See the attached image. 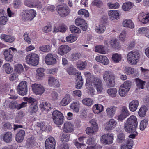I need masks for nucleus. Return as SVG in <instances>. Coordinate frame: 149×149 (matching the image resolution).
I'll use <instances>...</instances> for the list:
<instances>
[{"mask_svg": "<svg viewBox=\"0 0 149 149\" xmlns=\"http://www.w3.org/2000/svg\"><path fill=\"white\" fill-rule=\"evenodd\" d=\"M84 75L86 78L87 85L93 84L96 88L98 92L100 93L103 89L101 79L97 77L91 75L89 72H85Z\"/></svg>", "mask_w": 149, "mask_h": 149, "instance_id": "nucleus-1", "label": "nucleus"}, {"mask_svg": "<svg viewBox=\"0 0 149 149\" xmlns=\"http://www.w3.org/2000/svg\"><path fill=\"white\" fill-rule=\"evenodd\" d=\"M137 118L134 115L131 116L125 124L124 128L126 131H131L136 130L138 125Z\"/></svg>", "mask_w": 149, "mask_h": 149, "instance_id": "nucleus-2", "label": "nucleus"}, {"mask_svg": "<svg viewBox=\"0 0 149 149\" xmlns=\"http://www.w3.org/2000/svg\"><path fill=\"white\" fill-rule=\"evenodd\" d=\"M140 55L137 51L133 50L129 52L127 56L128 63L131 65H136L139 61Z\"/></svg>", "mask_w": 149, "mask_h": 149, "instance_id": "nucleus-3", "label": "nucleus"}, {"mask_svg": "<svg viewBox=\"0 0 149 149\" xmlns=\"http://www.w3.org/2000/svg\"><path fill=\"white\" fill-rule=\"evenodd\" d=\"M131 85V82L127 80L120 86L118 90V93L121 97H124L127 95L129 91Z\"/></svg>", "mask_w": 149, "mask_h": 149, "instance_id": "nucleus-4", "label": "nucleus"}, {"mask_svg": "<svg viewBox=\"0 0 149 149\" xmlns=\"http://www.w3.org/2000/svg\"><path fill=\"white\" fill-rule=\"evenodd\" d=\"M103 78L108 87H110L114 86L115 78L113 73L109 71H106L103 74Z\"/></svg>", "mask_w": 149, "mask_h": 149, "instance_id": "nucleus-5", "label": "nucleus"}, {"mask_svg": "<svg viewBox=\"0 0 149 149\" xmlns=\"http://www.w3.org/2000/svg\"><path fill=\"white\" fill-rule=\"evenodd\" d=\"M39 58L38 55L35 53L27 54L25 58L27 64L33 66H36L38 64Z\"/></svg>", "mask_w": 149, "mask_h": 149, "instance_id": "nucleus-6", "label": "nucleus"}, {"mask_svg": "<svg viewBox=\"0 0 149 149\" xmlns=\"http://www.w3.org/2000/svg\"><path fill=\"white\" fill-rule=\"evenodd\" d=\"M37 13L34 9H31L24 10L21 13L22 19L24 21H31L36 16Z\"/></svg>", "mask_w": 149, "mask_h": 149, "instance_id": "nucleus-7", "label": "nucleus"}, {"mask_svg": "<svg viewBox=\"0 0 149 149\" xmlns=\"http://www.w3.org/2000/svg\"><path fill=\"white\" fill-rule=\"evenodd\" d=\"M52 116L54 122L55 124L60 125L63 124L64 116L58 110L54 111Z\"/></svg>", "mask_w": 149, "mask_h": 149, "instance_id": "nucleus-8", "label": "nucleus"}, {"mask_svg": "<svg viewBox=\"0 0 149 149\" xmlns=\"http://www.w3.org/2000/svg\"><path fill=\"white\" fill-rule=\"evenodd\" d=\"M58 12L61 17H65L69 13L70 11L68 7L65 4L58 6L57 8Z\"/></svg>", "mask_w": 149, "mask_h": 149, "instance_id": "nucleus-9", "label": "nucleus"}, {"mask_svg": "<svg viewBox=\"0 0 149 149\" xmlns=\"http://www.w3.org/2000/svg\"><path fill=\"white\" fill-rule=\"evenodd\" d=\"M114 137L113 135L111 134H105L101 137V142L105 145L111 144L113 143Z\"/></svg>", "mask_w": 149, "mask_h": 149, "instance_id": "nucleus-10", "label": "nucleus"}, {"mask_svg": "<svg viewBox=\"0 0 149 149\" xmlns=\"http://www.w3.org/2000/svg\"><path fill=\"white\" fill-rule=\"evenodd\" d=\"M17 51L16 49L13 47L5 49L4 53L5 60L8 61H13V52L16 53Z\"/></svg>", "mask_w": 149, "mask_h": 149, "instance_id": "nucleus-11", "label": "nucleus"}, {"mask_svg": "<svg viewBox=\"0 0 149 149\" xmlns=\"http://www.w3.org/2000/svg\"><path fill=\"white\" fill-rule=\"evenodd\" d=\"M117 124V122L115 120L111 118L104 124V130L106 131L111 130L116 127Z\"/></svg>", "mask_w": 149, "mask_h": 149, "instance_id": "nucleus-12", "label": "nucleus"}, {"mask_svg": "<svg viewBox=\"0 0 149 149\" xmlns=\"http://www.w3.org/2000/svg\"><path fill=\"white\" fill-rule=\"evenodd\" d=\"M17 91L20 95L24 96L27 94V82L25 81L21 82L19 84Z\"/></svg>", "mask_w": 149, "mask_h": 149, "instance_id": "nucleus-13", "label": "nucleus"}, {"mask_svg": "<svg viewBox=\"0 0 149 149\" xmlns=\"http://www.w3.org/2000/svg\"><path fill=\"white\" fill-rule=\"evenodd\" d=\"M33 92L36 95H41L45 91V89L40 84H35L32 86Z\"/></svg>", "mask_w": 149, "mask_h": 149, "instance_id": "nucleus-14", "label": "nucleus"}, {"mask_svg": "<svg viewBox=\"0 0 149 149\" xmlns=\"http://www.w3.org/2000/svg\"><path fill=\"white\" fill-rule=\"evenodd\" d=\"M55 142L54 139L50 137L47 139L45 142L46 149H55Z\"/></svg>", "mask_w": 149, "mask_h": 149, "instance_id": "nucleus-15", "label": "nucleus"}, {"mask_svg": "<svg viewBox=\"0 0 149 149\" xmlns=\"http://www.w3.org/2000/svg\"><path fill=\"white\" fill-rule=\"evenodd\" d=\"M71 50V48L68 45H63L59 47L57 52L60 55L63 56L67 54Z\"/></svg>", "mask_w": 149, "mask_h": 149, "instance_id": "nucleus-16", "label": "nucleus"}, {"mask_svg": "<svg viewBox=\"0 0 149 149\" xmlns=\"http://www.w3.org/2000/svg\"><path fill=\"white\" fill-rule=\"evenodd\" d=\"M117 109V107L114 106H112L107 107L106 110V113L107 116L110 118L113 117Z\"/></svg>", "mask_w": 149, "mask_h": 149, "instance_id": "nucleus-17", "label": "nucleus"}, {"mask_svg": "<svg viewBox=\"0 0 149 149\" xmlns=\"http://www.w3.org/2000/svg\"><path fill=\"white\" fill-rule=\"evenodd\" d=\"M45 62L47 65H51L55 64L56 60L53 57V54L51 53L48 54L45 58Z\"/></svg>", "mask_w": 149, "mask_h": 149, "instance_id": "nucleus-18", "label": "nucleus"}, {"mask_svg": "<svg viewBox=\"0 0 149 149\" xmlns=\"http://www.w3.org/2000/svg\"><path fill=\"white\" fill-rule=\"evenodd\" d=\"M120 12L118 10H110L108 13L110 19L111 20H117L120 16Z\"/></svg>", "mask_w": 149, "mask_h": 149, "instance_id": "nucleus-19", "label": "nucleus"}, {"mask_svg": "<svg viewBox=\"0 0 149 149\" xmlns=\"http://www.w3.org/2000/svg\"><path fill=\"white\" fill-rule=\"evenodd\" d=\"M75 22L77 26H80L83 31H86L87 29V24L84 19L81 18L77 19L75 20Z\"/></svg>", "mask_w": 149, "mask_h": 149, "instance_id": "nucleus-20", "label": "nucleus"}, {"mask_svg": "<svg viewBox=\"0 0 149 149\" xmlns=\"http://www.w3.org/2000/svg\"><path fill=\"white\" fill-rule=\"evenodd\" d=\"M74 130V127L73 124L70 122L65 123L63 125V132H71Z\"/></svg>", "mask_w": 149, "mask_h": 149, "instance_id": "nucleus-21", "label": "nucleus"}, {"mask_svg": "<svg viewBox=\"0 0 149 149\" xmlns=\"http://www.w3.org/2000/svg\"><path fill=\"white\" fill-rule=\"evenodd\" d=\"M72 100L71 97L69 94H67L61 101L60 105L61 106H66Z\"/></svg>", "mask_w": 149, "mask_h": 149, "instance_id": "nucleus-22", "label": "nucleus"}, {"mask_svg": "<svg viewBox=\"0 0 149 149\" xmlns=\"http://www.w3.org/2000/svg\"><path fill=\"white\" fill-rule=\"evenodd\" d=\"M138 18L139 21L143 24L148 23L149 22V13H141L139 15Z\"/></svg>", "mask_w": 149, "mask_h": 149, "instance_id": "nucleus-23", "label": "nucleus"}, {"mask_svg": "<svg viewBox=\"0 0 149 149\" xmlns=\"http://www.w3.org/2000/svg\"><path fill=\"white\" fill-rule=\"evenodd\" d=\"M139 104V102L137 100H134L130 102L129 107L130 110L132 112L135 111L137 109Z\"/></svg>", "mask_w": 149, "mask_h": 149, "instance_id": "nucleus-24", "label": "nucleus"}, {"mask_svg": "<svg viewBox=\"0 0 149 149\" xmlns=\"http://www.w3.org/2000/svg\"><path fill=\"white\" fill-rule=\"evenodd\" d=\"M95 59L97 61L105 65H107L109 63L108 59L104 56L101 55L97 56L95 58Z\"/></svg>", "mask_w": 149, "mask_h": 149, "instance_id": "nucleus-25", "label": "nucleus"}, {"mask_svg": "<svg viewBox=\"0 0 149 149\" xmlns=\"http://www.w3.org/2000/svg\"><path fill=\"white\" fill-rule=\"evenodd\" d=\"M75 79L77 82L76 88L77 89H80L83 84V81L81 72L77 73V77L75 78Z\"/></svg>", "mask_w": 149, "mask_h": 149, "instance_id": "nucleus-26", "label": "nucleus"}, {"mask_svg": "<svg viewBox=\"0 0 149 149\" xmlns=\"http://www.w3.org/2000/svg\"><path fill=\"white\" fill-rule=\"evenodd\" d=\"M25 132L22 130L19 131L16 135V140L19 143L22 142L25 136Z\"/></svg>", "mask_w": 149, "mask_h": 149, "instance_id": "nucleus-27", "label": "nucleus"}, {"mask_svg": "<svg viewBox=\"0 0 149 149\" xmlns=\"http://www.w3.org/2000/svg\"><path fill=\"white\" fill-rule=\"evenodd\" d=\"M1 138L6 142H9L12 140V134L10 132H7L4 135L1 136Z\"/></svg>", "mask_w": 149, "mask_h": 149, "instance_id": "nucleus-28", "label": "nucleus"}, {"mask_svg": "<svg viewBox=\"0 0 149 149\" xmlns=\"http://www.w3.org/2000/svg\"><path fill=\"white\" fill-rule=\"evenodd\" d=\"M133 140L128 139L125 144L121 146L120 149H131L133 146Z\"/></svg>", "mask_w": 149, "mask_h": 149, "instance_id": "nucleus-29", "label": "nucleus"}, {"mask_svg": "<svg viewBox=\"0 0 149 149\" xmlns=\"http://www.w3.org/2000/svg\"><path fill=\"white\" fill-rule=\"evenodd\" d=\"M123 25L125 27L130 29L134 28V25L132 21L130 19H125L123 22Z\"/></svg>", "mask_w": 149, "mask_h": 149, "instance_id": "nucleus-30", "label": "nucleus"}, {"mask_svg": "<svg viewBox=\"0 0 149 149\" xmlns=\"http://www.w3.org/2000/svg\"><path fill=\"white\" fill-rule=\"evenodd\" d=\"M93 111L95 114H98L103 111V106L99 104L94 105L92 107Z\"/></svg>", "mask_w": 149, "mask_h": 149, "instance_id": "nucleus-31", "label": "nucleus"}, {"mask_svg": "<svg viewBox=\"0 0 149 149\" xmlns=\"http://www.w3.org/2000/svg\"><path fill=\"white\" fill-rule=\"evenodd\" d=\"M0 38L3 40L5 41L12 43L15 40L13 36H8L5 34H2L0 36Z\"/></svg>", "mask_w": 149, "mask_h": 149, "instance_id": "nucleus-32", "label": "nucleus"}, {"mask_svg": "<svg viewBox=\"0 0 149 149\" xmlns=\"http://www.w3.org/2000/svg\"><path fill=\"white\" fill-rule=\"evenodd\" d=\"M38 126L39 127L40 129L43 131H50L52 130L51 127L47 124L42 123H38Z\"/></svg>", "mask_w": 149, "mask_h": 149, "instance_id": "nucleus-33", "label": "nucleus"}, {"mask_svg": "<svg viewBox=\"0 0 149 149\" xmlns=\"http://www.w3.org/2000/svg\"><path fill=\"white\" fill-rule=\"evenodd\" d=\"M70 109L76 113L78 112L80 109V103L79 101L73 102L70 106Z\"/></svg>", "mask_w": 149, "mask_h": 149, "instance_id": "nucleus-34", "label": "nucleus"}, {"mask_svg": "<svg viewBox=\"0 0 149 149\" xmlns=\"http://www.w3.org/2000/svg\"><path fill=\"white\" fill-rule=\"evenodd\" d=\"M48 82L49 85H54L57 87H59L60 86L58 80L52 77H50L49 78Z\"/></svg>", "mask_w": 149, "mask_h": 149, "instance_id": "nucleus-35", "label": "nucleus"}, {"mask_svg": "<svg viewBox=\"0 0 149 149\" xmlns=\"http://www.w3.org/2000/svg\"><path fill=\"white\" fill-rule=\"evenodd\" d=\"M44 69L42 68H38L37 69L36 77L37 79H40L42 77L44 76Z\"/></svg>", "mask_w": 149, "mask_h": 149, "instance_id": "nucleus-36", "label": "nucleus"}, {"mask_svg": "<svg viewBox=\"0 0 149 149\" xmlns=\"http://www.w3.org/2000/svg\"><path fill=\"white\" fill-rule=\"evenodd\" d=\"M138 33L139 34L144 35L149 38V29L147 27H142L138 29Z\"/></svg>", "mask_w": 149, "mask_h": 149, "instance_id": "nucleus-37", "label": "nucleus"}, {"mask_svg": "<svg viewBox=\"0 0 149 149\" xmlns=\"http://www.w3.org/2000/svg\"><path fill=\"white\" fill-rule=\"evenodd\" d=\"M118 91L115 88H109L107 89V92L109 95L111 97L113 98L117 95Z\"/></svg>", "mask_w": 149, "mask_h": 149, "instance_id": "nucleus-38", "label": "nucleus"}, {"mask_svg": "<svg viewBox=\"0 0 149 149\" xmlns=\"http://www.w3.org/2000/svg\"><path fill=\"white\" fill-rule=\"evenodd\" d=\"M135 81L136 86L139 89H143L144 88V86L146 83L145 81L141 80L139 78L135 79Z\"/></svg>", "mask_w": 149, "mask_h": 149, "instance_id": "nucleus-39", "label": "nucleus"}, {"mask_svg": "<svg viewBox=\"0 0 149 149\" xmlns=\"http://www.w3.org/2000/svg\"><path fill=\"white\" fill-rule=\"evenodd\" d=\"M148 110L147 107L145 105H142L138 111V114L141 117H143L146 116V113Z\"/></svg>", "mask_w": 149, "mask_h": 149, "instance_id": "nucleus-40", "label": "nucleus"}, {"mask_svg": "<svg viewBox=\"0 0 149 149\" xmlns=\"http://www.w3.org/2000/svg\"><path fill=\"white\" fill-rule=\"evenodd\" d=\"M67 71L69 74L70 75H75V78L77 77V74L78 72L75 68L72 66H69L67 69Z\"/></svg>", "mask_w": 149, "mask_h": 149, "instance_id": "nucleus-41", "label": "nucleus"}, {"mask_svg": "<svg viewBox=\"0 0 149 149\" xmlns=\"http://www.w3.org/2000/svg\"><path fill=\"white\" fill-rule=\"evenodd\" d=\"M122 58V55L121 54L116 53L113 54L112 60L113 62L118 63L121 61Z\"/></svg>", "mask_w": 149, "mask_h": 149, "instance_id": "nucleus-42", "label": "nucleus"}, {"mask_svg": "<svg viewBox=\"0 0 149 149\" xmlns=\"http://www.w3.org/2000/svg\"><path fill=\"white\" fill-rule=\"evenodd\" d=\"M77 39V36L73 34L69 35L66 38V41L70 43H72L74 42Z\"/></svg>", "mask_w": 149, "mask_h": 149, "instance_id": "nucleus-43", "label": "nucleus"}, {"mask_svg": "<svg viewBox=\"0 0 149 149\" xmlns=\"http://www.w3.org/2000/svg\"><path fill=\"white\" fill-rule=\"evenodd\" d=\"M82 102L84 105L90 107L93 104L94 102L91 98H86L82 100Z\"/></svg>", "mask_w": 149, "mask_h": 149, "instance_id": "nucleus-44", "label": "nucleus"}, {"mask_svg": "<svg viewBox=\"0 0 149 149\" xmlns=\"http://www.w3.org/2000/svg\"><path fill=\"white\" fill-rule=\"evenodd\" d=\"M133 4L130 2H127L123 3L122 6L123 9L125 11H127L130 10L133 7Z\"/></svg>", "mask_w": 149, "mask_h": 149, "instance_id": "nucleus-45", "label": "nucleus"}, {"mask_svg": "<svg viewBox=\"0 0 149 149\" xmlns=\"http://www.w3.org/2000/svg\"><path fill=\"white\" fill-rule=\"evenodd\" d=\"M125 135L123 133H120L117 135V141L119 143H122L124 142L126 143V141L127 140H125Z\"/></svg>", "mask_w": 149, "mask_h": 149, "instance_id": "nucleus-46", "label": "nucleus"}, {"mask_svg": "<svg viewBox=\"0 0 149 149\" xmlns=\"http://www.w3.org/2000/svg\"><path fill=\"white\" fill-rule=\"evenodd\" d=\"M3 69L7 74H10L13 71V68L10 66L9 63H6L4 64L3 66Z\"/></svg>", "mask_w": 149, "mask_h": 149, "instance_id": "nucleus-47", "label": "nucleus"}, {"mask_svg": "<svg viewBox=\"0 0 149 149\" xmlns=\"http://www.w3.org/2000/svg\"><path fill=\"white\" fill-rule=\"evenodd\" d=\"M14 69L15 71L19 73L23 72L24 69L22 65L20 64H17L15 65Z\"/></svg>", "mask_w": 149, "mask_h": 149, "instance_id": "nucleus-48", "label": "nucleus"}, {"mask_svg": "<svg viewBox=\"0 0 149 149\" xmlns=\"http://www.w3.org/2000/svg\"><path fill=\"white\" fill-rule=\"evenodd\" d=\"M97 129L94 128L87 127L86 129V132L87 134L89 135H92L94 134L98 131Z\"/></svg>", "mask_w": 149, "mask_h": 149, "instance_id": "nucleus-49", "label": "nucleus"}, {"mask_svg": "<svg viewBox=\"0 0 149 149\" xmlns=\"http://www.w3.org/2000/svg\"><path fill=\"white\" fill-rule=\"evenodd\" d=\"M51 46L47 45L45 46H40L39 49L40 51L42 52H48L51 51Z\"/></svg>", "mask_w": 149, "mask_h": 149, "instance_id": "nucleus-50", "label": "nucleus"}, {"mask_svg": "<svg viewBox=\"0 0 149 149\" xmlns=\"http://www.w3.org/2000/svg\"><path fill=\"white\" fill-rule=\"evenodd\" d=\"M148 122L147 119H144L141 122L140 125V129L141 130L143 131L145 129L147 125Z\"/></svg>", "mask_w": 149, "mask_h": 149, "instance_id": "nucleus-51", "label": "nucleus"}, {"mask_svg": "<svg viewBox=\"0 0 149 149\" xmlns=\"http://www.w3.org/2000/svg\"><path fill=\"white\" fill-rule=\"evenodd\" d=\"M69 29L71 32L72 33H80L81 32V30L74 25H71Z\"/></svg>", "mask_w": 149, "mask_h": 149, "instance_id": "nucleus-52", "label": "nucleus"}, {"mask_svg": "<svg viewBox=\"0 0 149 149\" xmlns=\"http://www.w3.org/2000/svg\"><path fill=\"white\" fill-rule=\"evenodd\" d=\"M87 65V63L86 62H82L79 61L77 63V67L79 69L83 70L84 69Z\"/></svg>", "mask_w": 149, "mask_h": 149, "instance_id": "nucleus-53", "label": "nucleus"}, {"mask_svg": "<svg viewBox=\"0 0 149 149\" xmlns=\"http://www.w3.org/2000/svg\"><path fill=\"white\" fill-rule=\"evenodd\" d=\"M95 51L101 54H105L106 51L104 50V47L103 46H96L95 47Z\"/></svg>", "mask_w": 149, "mask_h": 149, "instance_id": "nucleus-54", "label": "nucleus"}, {"mask_svg": "<svg viewBox=\"0 0 149 149\" xmlns=\"http://www.w3.org/2000/svg\"><path fill=\"white\" fill-rule=\"evenodd\" d=\"M91 4L93 6L100 8L103 6V3L100 0H94L92 1Z\"/></svg>", "mask_w": 149, "mask_h": 149, "instance_id": "nucleus-55", "label": "nucleus"}, {"mask_svg": "<svg viewBox=\"0 0 149 149\" xmlns=\"http://www.w3.org/2000/svg\"><path fill=\"white\" fill-rule=\"evenodd\" d=\"M78 14L80 15H83L84 17H87L89 16V13L88 11L85 9H80L78 11Z\"/></svg>", "mask_w": 149, "mask_h": 149, "instance_id": "nucleus-56", "label": "nucleus"}, {"mask_svg": "<svg viewBox=\"0 0 149 149\" xmlns=\"http://www.w3.org/2000/svg\"><path fill=\"white\" fill-rule=\"evenodd\" d=\"M38 107L36 103H33L29 106V110L32 113H36L37 111Z\"/></svg>", "mask_w": 149, "mask_h": 149, "instance_id": "nucleus-57", "label": "nucleus"}, {"mask_svg": "<svg viewBox=\"0 0 149 149\" xmlns=\"http://www.w3.org/2000/svg\"><path fill=\"white\" fill-rule=\"evenodd\" d=\"M106 28L103 24H100L98 27L96 28V31L98 33H100L104 32Z\"/></svg>", "mask_w": 149, "mask_h": 149, "instance_id": "nucleus-58", "label": "nucleus"}, {"mask_svg": "<svg viewBox=\"0 0 149 149\" xmlns=\"http://www.w3.org/2000/svg\"><path fill=\"white\" fill-rule=\"evenodd\" d=\"M40 107L45 110H49L48 108H50V104L45 101L41 102L40 104Z\"/></svg>", "mask_w": 149, "mask_h": 149, "instance_id": "nucleus-59", "label": "nucleus"}, {"mask_svg": "<svg viewBox=\"0 0 149 149\" xmlns=\"http://www.w3.org/2000/svg\"><path fill=\"white\" fill-rule=\"evenodd\" d=\"M86 143L89 145L91 146L95 145H98L96 143V141L93 137H89L87 139V141H86Z\"/></svg>", "mask_w": 149, "mask_h": 149, "instance_id": "nucleus-60", "label": "nucleus"}, {"mask_svg": "<svg viewBox=\"0 0 149 149\" xmlns=\"http://www.w3.org/2000/svg\"><path fill=\"white\" fill-rule=\"evenodd\" d=\"M87 109L86 108H84L80 111V116L83 118H85L87 116Z\"/></svg>", "mask_w": 149, "mask_h": 149, "instance_id": "nucleus-61", "label": "nucleus"}, {"mask_svg": "<svg viewBox=\"0 0 149 149\" xmlns=\"http://www.w3.org/2000/svg\"><path fill=\"white\" fill-rule=\"evenodd\" d=\"M125 72L127 74H131L134 72V69L129 67H126L124 69Z\"/></svg>", "mask_w": 149, "mask_h": 149, "instance_id": "nucleus-62", "label": "nucleus"}, {"mask_svg": "<svg viewBox=\"0 0 149 149\" xmlns=\"http://www.w3.org/2000/svg\"><path fill=\"white\" fill-rule=\"evenodd\" d=\"M120 113L127 117L130 115V113L127 108L125 106H123L122 107Z\"/></svg>", "mask_w": 149, "mask_h": 149, "instance_id": "nucleus-63", "label": "nucleus"}, {"mask_svg": "<svg viewBox=\"0 0 149 149\" xmlns=\"http://www.w3.org/2000/svg\"><path fill=\"white\" fill-rule=\"evenodd\" d=\"M126 35V31L123 30L119 36V39L122 42H124L125 40Z\"/></svg>", "mask_w": 149, "mask_h": 149, "instance_id": "nucleus-64", "label": "nucleus"}]
</instances>
